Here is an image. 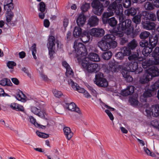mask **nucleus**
I'll list each match as a JSON object with an SVG mask.
<instances>
[{
  "label": "nucleus",
  "instance_id": "nucleus-1",
  "mask_svg": "<svg viewBox=\"0 0 159 159\" xmlns=\"http://www.w3.org/2000/svg\"><path fill=\"white\" fill-rule=\"evenodd\" d=\"M118 16L119 21V23L117 27L118 31L124 32L127 35H130L132 38H134L136 35L132 33V22L130 19H124L125 16L123 12L119 14H116Z\"/></svg>",
  "mask_w": 159,
  "mask_h": 159
},
{
  "label": "nucleus",
  "instance_id": "nucleus-2",
  "mask_svg": "<svg viewBox=\"0 0 159 159\" xmlns=\"http://www.w3.org/2000/svg\"><path fill=\"white\" fill-rule=\"evenodd\" d=\"M87 59L84 58L82 60L81 64L84 68H85L87 71L90 73H96L99 70L100 66L98 64L89 63Z\"/></svg>",
  "mask_w": 159,
  "mask_h": 159
},
{
  "label": "nucleus",
  "instance_id": "nucleus-3",
  "mask_svg": "<svg viewBox=\"0 0 159 159\" xmlns=\"http://www.w3.org/2000/svg\"><path fill=\"white\" fill-rule=\"evenodd\" d=\"M125 70L130 72H134L135 74H138L142 72L143 69L139 66L138 63L135 61L128 62L125 64Z\"/></svg>",
  "mask_w": 159,
  "mask_h": 159
},
{
  "label": "nucleus",
  "instance_id": "nucleus-4",
  "mask_svg": "<svg viewBox=\"0 0 159 159\" xmlns=\"http://www.w3.org/2000/svg\"><path fill=\"white\" fill-rule=\"evenodd\" d=\"M73 47L78 56L77 57L78 61L79 62L82 61V60L80 58V55H84L86 54L87 50L84 45L80 43H78L75 41L74 43Z\"/></svg>",
  "mask_w": 159,
  "mask_h": 159
},
{
  "label": "nucleus",
  "instance_id": "nucleus-5",
  "mask_svg": "<svg viewBox=\"0 0 159 159\" xmlns=\"http://www.w3.org/2000/svg\"><path fill=\"white\" fill-rule=\"evenodd\" d=\"M124 33L121 31H116L111 34H108L109 36H111V38H110L109 49L115 48L117 46V43L116 41H115L116 39V36L118 37H122L124 35Z\"/></svg>",
  "mask_w": 159,
  "mask_h": 159
},
{
  "label": "nucleus",
  "instance_id": "nucleus-6",
  "mask_svg": "<svg viewBox=\"0 0 159 159\" xmlns=\"http://www.w3.org/2000/svg\"><path fill=\"white\" fill-rule=\"evenodd\" d=\"M122 0H116L108 7V10L114 11L116 14H119L123 12V9L121 3Z\"/></svg>",
  "mask_w": 159,
  "mask_h": 159
},
{
  "label": "nucleus",
  "instance_id": "nucleus-7",
  "mask_svg": "<svg viewBox=\"0 0 159 159\" xmlns=\"http://www.w3.org/2000/svg\"><path fill=\"white\" fill-rule=\"evenodd\" d=\"M111 38V36H109L108 34H107L102 38L101 40L98 43V46L103 51H106L109 49V42L110 38Z\"/></svg>",
  "mask_w": 159,
  "mask_h": 159
},
{
  "label": "nucleus",
  "instance_id": "nucleus-8",
  "mask_svg": "<svg viewBox=\"0 0 159 159\" xmlns=\"http://www.w3.org/2000/svg\"><path fill=\"white\" fill-rule=\"evenodd\" d=\"M65 107L69 111H75L77 113L76 118L79 119L84 118L80 108L77 107L75 104L73 102L70 103H66Z\"/></svg>",
  "mask_w": 159,
  "mask_h": 159
},
{
  "label": "nucleus",
  "instance_id": "nucleus-9",
  "mask_svg": "<svg viewBox=\"0 0 159 159\" xmlns=\"http://www.w3.org/2000/svg\"><path fill=\"white\" fill-rule=\"evenodd\" d=\"M91 6L94 9V13L98 16H100L103 11L102 4L98 0H94L92 2Z\"/></svg>",
  "mask_w": 159,
  "mask_h": 159
},
{
  "label": "nucleus",
  "instance_id": "nucleus-10",
  "mask_svg": "<svg viewBox=\"0 0 159 159\" xmlns=\"http://www.w3.org/2000/svg\"><path fill=\"white\" fill-rule=\"evenodd\" d=\"M48 47L49 50L50 57L52 59L54 57L53 55L55 53L54 50L55 48L56 41L54 36H50L48 39Z\"/></svg>",
  "mask_w": 159,
  "mask_h": 159
},
{
  "label": "nucleus",
  "instance_id": "nucleus-11",
  "mask_svg": "<svg viewBox=\"0 0 159 159\" xmlns=\"http://www.w3.org/2000/svg\"><path fill=\"white\" fill-rule=\"evenodd\" d=\"M101 73H98L95 75L94 83L99 86L106 87L108 85V82L107 80L101 77Z\"/></svg>",
  "mask_w": 159,
  "mask_h": 159
},
{
  "label": "nucleus",
  "instance_id": "nucleus-12",
  "mask_svg": "<svg viewBox=\"0 0 159 159\" xmlns=\"http://www.w3.org/2000/svg\"><path fill=\"white\" fill-rule=\"evenodd\" d=\"M90 34L92 36L100 38L105 34L104 30L100 28H93L90 30Z\"/></svg>",
  "mask_w": 159,
  "mask_h": 159
},
{
  "label": "nucleus",
  "instance_id": "nucleus-13",
  "mask_svg": "<svg viewBox=\"0 0 159 159\" xmlns=\"http://www.w3.org/2000/svg\"><path fill=\"white\" fill-rule=\"evenodd\" d=\"M143 27L147 30H152L155 28L156 24L154 22L142 20L141 22Z\"/></svg>",
  "mask_w": 159,
  "mask_h": 159
},
{
  "label": "nucleus",
  "instance_id": "nucleus-14",
  "mask_svg": "<svg viewBox=\"0 0 159 159\" xmlns=\"http://www.w3.org/2000/svg\"><path fill=\"white\" fill-rule=\"evenodd\" d=\"M31 111L34 114L38 115L41 118L47 119V115L40 111V109L38 108L35 107H32L31 108Z\"/></svg>",
  "mask_w": 159,
  "mask_h": 159
},
{
  "label": "nucleus",
  "instance_id": "nucleus-15",
  "mask_svg": "<svg viewBox=\"0 0 159 159\" xmlns=\"http://www.w3.org/2000/svg\"><path fill=\"white\" fill-rule=\"evenodd\" d=\"M107 11L109 12H104L102 15V22L104 24H106L107 21L110 19L109 18L114 15L113 11H114L108 10V8Z\"/></svg>",
  "mask_w": 159,
  "mask_h": 159
},
{
  "label": "nucleus",
  "instance_id": "nucleus-16",
  "mask_svg": "<svg viewBox=\"0 0 159 159\" xmlns=\"http://www.w3.org/2000/svg\"><path fill=\"white\" fill-rule=\"evenodd\" d=\"M158 40H159V34L151 35L149 37V44L150 46L154 48L157 45Z\"/></svg>",
  "mask_w": 159,
  "mask_h": 159
},
{
  "label": "nucleus",
  "instance_id": "nucleus-17",
  "mask_svg": "<svg viewBox=\"0 0 159 159\" xmlns=\"http://www.w3.org/2000/svg\"><path fill=\"white\" fill-rule=\"evenodd\" d=\"M151 55L154 58L153 62L154 64L157 65L159 64V47H156Z\"/></svg>",
  "mask_w": 159,
  "mask_h": 159
},
{
  "label": "nucleus",
  "instance_id": "nucleus-18",
  "mask_svg": "<svg viewBox=\"0 0 159 159\" xmlns=\"http://www.w3.org/2000/svg\"><path fill=\"white\" fill-rule=\"evenodd\" d=\"M62 66L66 69V75L68 77L73 76L74 73L70 66L66 61H63L62 63Z\"/></svg>",
  "mask_w": 159,
  "mask_h": 159
},
{
  "label": "nucleus",
  "instance_id": "nucleus-19",
  "mask_svg": "<svg viewBox=\"0 0 159 159\" xmlns=\"http://www.w3.org/2000/svg\"><path fill=\"white\" fill-rule=\"evenodd\" d=\"M148 73L150 75L152 79V77L159 76V70L156 66H152L149 69Z\"/></svg>",
  "mask_w": 159,
  "mask_h": 159
},
{
  "label": "nucleus",
  "instance_id": "nucleus-20",
  "mask_svg": "<svg viewBox=\"0 0 159 159\" xmlns=\"http://www.w3.org/2000/svg\"><path fill=\"white\" fill-rule=\"evenodd\" d=\"M86 20V17L84 14H80L76 19V22L79 26L82 27Z\"/></svg>",
  "mask_w": 159,
  "mask_h": 159
},
{
  "label": "nucleus",
  "instance_id": "nucleus-21",
  "mask_svg": "<svg viewBox=\"0 0 159 159\" xmlns=\"http://www.w3.org/2000/svg\"><path fill=\"white\" fill-rule=\"evenodd\" d=\"M99 19L95 16H91L88 21V24L91 26H95L98 25Z\"/></svg>",
  "mask_w": 159,
  "mask_h": 159
},
{
  "label": "nucleus",
  "instance_id": "nucleus-22",
  "mask_svg": "<svg viewBox=\"0 0 159 159\" xmlns=\"http://www.w3.org/2000/svg\"><path fill=\"white\" fill-rule=\"evenodd\" d=\"M84 58L88 59H87V61H89V59L91 61L94 62H98L100 60V58L99 55L95 53H90L88 55V58L84 57L83 59Z\"/></svg>",
  "mask_w": 159,
  "mask_h": 159
},
{
  "label": "nucleus",
  "instance_id": "nucleus-23",
  "mask_svg": "<svg viewBox=\"0 0 159 159\" xmlns=\"http://www.w3.org/2000/svg\"><path fill=\"white\" fill-rule=\"evenodd\" d=\"M155 94L156 92H153L151 90V89L148 88L147 90L143 93V96H141V98H142V97H144V99L143 101L146 102L147 101V98L150 97Z\"/></svg>",
  "mask_w": 159,
  "mask_h": 159
},
{
  "label": "nucleus",
  "instance_id": "nucleus-24",
  "mask_svg": "<svg viewBox=\"0 0 159 159\" xmlns=\"http://www.w3.org/2000/svg\"><path fill=\"white\" fill-rule=\"evenodd\" d=\"M121 73L124 78L125 79L126 81L128 82H132L133 81V78L130 75V72L125 69H123Z\"/></svg>",
  "mask_w": 159,
  "mask_h": 159
},
{
  "label": "nucleus",
  "instance_id": "nucleus-25",
  "mask_svg": "<svg viewBox=\"0 0 159 159\" xmlns=\"http://www.w3.org/2000/svg\"><path fill=\"white\" fill-rule=\"evenodd\" d=\"M134 87L133 86H128L126 89L122 92V94L124 96H126L132 94L134 92Z\"/></svg>",
  "mask_w": 159,
  "mask_h": 159
},
{
  "label": "nucleus",
  "instance_id": "nucleus-26",
  "mask_svg": "<svg viewBox=\"0 0 159 159\" xmlns=\"http://www.w3.org/2000/svg\"><path fill=\"white\" fill-rule=\"evenodd\" d=\"M64 134L68 140H70L73 135V133L71 131L70 128L65 127L63 128Z\"/></svg>",
  "mask_w": 159,
  "mask_h": 159
},
{
  "label": "nucleus",
  "instance_id": "nucleus-27",
  "mask_svg": "<svg viewBox=\"0 0 159 159\" xmlns=\"http://www.w3.org/2000/svg\"><path fill=\"white\" fill-rule=\"evenodd\" d=\"M13 0H6L4 2V9L5 10H11L14 7Z\"/></svg>",
  "mask_w": 159,
  "mask_h": 159
},
{
  "label": "nucleus",
  "instance_id": "nucleus-28",
  "mask_svg": "<svg viewBox=\"0 0 159 159\" xmlns=\"http://www.w3.org/2000/svg\"><path fill=\"white\" fill-rule=\"evenodd\" d=\"M90 33H89L87 31L83 32L82 34L80 35L81 40L84 43H86L88 42L90 39Z\"/></svg>",
  "mask_w": 159,
  "mask_h": 159
},
{
  "label": "nucleus",
  "instance_id": "nucleus-29",
  "mask_svg": "<svg viewBox=\"0 0 159 159\" xmlns=\"http://www.w3.org/2000/svg\"><path fill=\"white\" fill-rule=\"evenodd\" d=\"M150 75L148 73H145L141 76L139 80V82L142 84H144L148 83L150 81Z\"/></svg>",
  "mask_w": 159,
  "mask_h": 159
},
{
  "label": "nucleus",
  "instance_id": "nucleus-30",
  "mask_svg": "<svg viewBox=\"0 0 159 159\" xmlns=\"http://www.w3.org/2000/svg\"><path fill=\"white\" fill-rule=\"evenodd\" d=\"M152 115L153 116H159V105L156 104L152 105L151 108Z\"/></svg>",
  "mask_w": 159,
  "mask_h": 159
},
{
  "label": "nucleus",
  "instance_id": "nucleus-31",
  "mask_svg": "<svg viewBox=\"0 0 159 159\" xmlns=\"http://www.w3.org/2000/svg\"><path fill=\"white\" fill-rule=\"evenodd\" d=\"M154 48L153 47L150 46V45L144 48L142 50V53L145 56L147 57L152 52L153 49Z\"/></svg>",
  "mask_w": 159,
  "mask_h": 159
},
{
  "label": "nucleus",
  "instance_id": "nucleus-32",
  "mask_svg": "<svg viewBox=\"0 0 159 159\" xmlns=\"http://www.w3.org/2000/svg\"><path fill=\"white\" fill-rule=\"evenodd\" d=\"M10 107L12 109L17 111H23L24 109L23 106L14 102L11 103Z\"/></svg>",
  "mask_w": 159,
  "mask_h": 159
},
{
  "label": "nucleus",
  "instance_id": "nucleus-33",
  "mask_svg": "<svg viewBox=\"0 0 159 159\" xmlns=\"http://www.w3.org/2000/svg\"><path fill=\"white\" fill-rule=\"evenodd\" d=\"M79 27L76 26L74 29L73 35L76 38L80 36L82 34V29Z\"/></svg>",
  "mask_w": 159,
  "mask_h": 159
},
{
  "label": "nucleus",
  "instance_id": "nucleus-34",
  "mask_svg": "<svg viewBox=\"0 0 159 159\" xmlns=\"http://www.w3.org/2000/svg\"><path fill=\"white\" fill-rule=\"evenodd\" d=\"M148 125L158 129L159 131V120H152L150 122L148 123Z\"/></svg>",
  "mask_w": 159,
  "mask_h": 159
},
{
  "label": "nucleus",
  "instance_id": "nucleus-35",
  "mask_svg": "<svg viewBox=\"0 0 159 159\" xmlns=\"http://www.w3.org/2000/svg\"><path fill=\"white\" fill-rule=\"evenodd\" d=\"M138 43L137 41L134 39L130 41L127 45L128 47L131 50H134L137 47Z\"/></svg>",
  "mask_w": 159,
  "mask_h": 159
},
{
  "label": "nucleus",
  "instance_id": "nucleus-36",
  "mask_svg": "<svg viewBox=\"0 0 159 159\" xmlns=\"http://www.w3.org/2000/svg\"><path fill=\"white\" fill-rule=\"evenodd\" d=\"M155 65L153 62V60L149 59L148 61H145L143 62L142 66L144 69H146L151 65Z\"/></svg>",
  "mask_w": 159,
  "mask_h": 159
},
{
  "label": "nucleus",
  "instance_id": "nucleus-37",
  "mask_svg": "<svg viewBox=\"0 0 159 159\" xmlns=\"http://www.w3.org/2000/svg\"><path fill=\"white\" fill-rule=\"evenodd\" d=\"M117 23V21L114 17H112L109 19L107 21L106 23L108 24L110 26L114 27L115 26Z\"/></svg>",
  "mask_w": 159,
  "mask_h": 159
},
{
  "label": "nucleus",
  "instance_id": "nucleus-38",
  "mask_svg": "<svg viewBox=\"0 0 159 159\" xmlns=\"http://www.w3.org/2000/svg\"><path fill=\"white\" fill-rule=\"evenodd\" d=\"M125 13L126 15L128 16H134L136 14L137 10L134 8L131 7L125 11Z\"/></svg>",
  "mask_w": 159,
  "mask_h": 159
},
{
  "label": "nucleus",
  "instance_id": "nucleus-39",
  "mask_svg": "<svg viewBox=\"0 0 159 159\" xmlns=\"http://www.w3.org/2000/svg\"><path fill=\"white\" fill-rule=\"evenodd\" d=\"M148 88L151 89V90L153 92H156V94L157 90L158 89H159V82L157 81H156L153 84L151 85Z\"/></svg>",
  "mask_w": 159,
  "mask_h": 159
},
{
  "label": "nucleus",
  "instance_id": "nucleus-40",
  "mask_svg": "<svg viewBox=\"0 0 159 159\" xmlns=\"http://www.w3.org/2000/svg\"><path fill=\"white\" fill-rule=\"evenodd\" d=\"M150 35V33L149 32L147 31H144L141 33L139 34V37L141 39L145 40L148 37H149Z\"/></svg>",
  "mask_w": 159,
  "mask_h": 159
},
{
  "label": "nucleus",
  "instance_id": "nucleus-41",
  "mask_svg": "<svg viewBox=\"0 0 159 159\" xmlns=\"http://www.w3.org/2000/svg\"><path fill=\"white\" fill-rule=\"evenodd\" d=\"M121 51L123 53L125 56H128L131 53V49L128 47H124L121 49Z\"/></svg>",
  "mask_w": 159,
  "mask_h": 159
},
{
  "label": "nucleus",
  "instance_id": "nucleus-42",
  "mask_svg": "<svg viewBox=\"0 0 159 159\" xmlns=\"http://www.w3.org/2000/svg\"><path fill=\"white\" fill-rule=\"evenodd\" d=\"M112 54V52L110 51L104 52L102 54V58L105 60H108L111 57Z\"/></svg>",
  "mask_w": 159,
  "mask_h": 159
},
{
  "label": "nucleus",
  "instance_id": "nucleus-43",
  "mask_svg": "<svg viewBox=\"0 0 159 159\" xmlns=\"http://www.w3.org/2000/svg\"><path fill=\"white\" fill-rule=\"evenodd\" d=\"M7 12V15L6 16V21L7 22H9L11 20L14 16L13 13L11 10H6Z\"/></svg>",
  "mask_w": 159,
  "mask_h": 159
},
{
  "label": "nucleus",
  "instance_id": "nucleus-44",
  "mask_svg": "<svg viewBox=\"0 0 159 159\" xmlns=\"http://www.w3.org/2000/svg\"><path fill=\"white\" fill-rule=\"evenodd\" d=\"M68 83L69 84L71 85L74 90H76L77 88H79V86L77 84L74 83L71 79H70L68 80Z\"/></svg>",
  "mask_w": 159,
  "mask_h": 159
},
{
  "label": "nucleus",
  "instance_id": "nucleus-45",
  "mask_svg": "<svg viewBox=\"0 0 159 159\" xmlns=\"http://www.w3.org/2000/svg\"><path fill=\"white\" fill-rule=\"evenodd\" d=\"M25 96V95L23 94L22 92H20L16 95V98L19 101L25 102V99L23 98V97H24Z\"/></svg>",
  "mask_w": 159,
  "mask_h": 159
},
{
  "label": "nucleus",
  "instance_id": "nucleus-46",
  "mask_svg": "<svg viewBox=\"0 0 159 159\" xmlns=\"http://www.w3.org/2000/svg\"><path fill=\"white\" fill-rule=\"evenodd\" d=\"M146 10H151L153 9L154 7L152 4L149 2H146L144 5Z\"/></svg>",
  "mask_w": 159,
  "mask_h": 159
},
{
  "label": "nucleus",
  "instance_id": "nucleus-47",
  "mask_svg": "<svg viewBox=\"0 0 159 159\" xmlns=\"http://www.w3.org/2000/svg\"><path fill=\"white\" fill-rule=\"evenodd\" d=\"M139 56L138 52H135L133 54L129 55L128 57V59L129 61L136 60L138 57Z\"/></svg>",
  "mask_w": 159,
  "mask_h": 159
},
{
  "label": "nucleus",
  "instance_id": "nucleus-48",
  "mask_svg": "<svg viewBox=\"0 0 159 159\" xmlns=\"http://www.w3.org/2000/svg\"><path fill=\"white\" fill-rule=\"evenodd\" d=\"M36 44L34 43L33 45L30 48V50H31L32 52V55L33 56L34 58L35 59H37V57L35 55V54L36 53Z\"/></svg>",
  "mask_w": 159,
  "mask_h": 159
},
{
  "label": "nucleus",
  "instance_id": "nucleus-49",
  "mask_svg": "<svg viewBox=\"0 0 159 159\" xmlns=\"http://www.w3.org/2000/svg\"><path fill=\"white\" fill-rule=\"evenodd\" d=\"M148 12L147 11H143L140 14V16L142 19H143V21L148 20Z\"/></svg>",
  "mask_w": 159,
  "mask_h": 159
},
{
  "label": "nucleus",
  "instance_id": "nucleus-50",
  "mask_svg": "<svg viewBox=\"0 0 159 159\" xmlns=\"http://www.w3.org/2000/svg\"><path fill=\"white\" fill-rule=\"evenodd\" d=\"M55 111L57 113L61 114L63 112L62 107L61 104L58 105L55 107Z\"/></svg>",
  "mask_w": 159,
  "mask_h": 159
},
{
  "label": "nucleus",
  "instance_id": "nucleus-51",
  "mask_svg": "<svg viewBox=\"0 0 159 159\" xmlns=\"http://www.w3.org/2000/svg\"><path fill=\"white\" fill-rule=\"evenodd\" d=\"M0 123L7 127H9L11 124L10 120H0Z\"/></svg>",
  "mask_w": 159,
  "mask_h": 159
},
{
  "label": "nucleus",
  "instance_id": "nucleus-52",
  "mask_svg": "<svg viewBox=\"0 0 159 159\" xmlns=\"http://www.w3.org/2000/svg\"><path fill=\"white\" fill-rule=\"evenodd\" d=\"M141 16L140 15H136L134 16L133 19V21L136 24H139L141 22Z\"/></svg>",
  "mask_w": 159,
  "mask_h": 159
},
{
  "label": "nucleus",
  "instance_id": "nucleus-53",
  "mask_svg": "<svg viewBox=\"0 0 159 159\" xmlns=\"http://www.w3.org/2000/svg\"><path fill=\"white\" fill-rule=\"evenodd\" d=\"M90 4L86 3L84 4H83L81 7V9L82 12L86 11L90 8Z\"/></svg>",
  "mask_w": 159,
  "mask_h": 159
},
{
  "label": "nucleus",
  "instance_id": "nucleus-54",
  "mask_svg": "<svg viewBox=\"0 0 159 159\" xmlns=\"http://www.w3.org/2000/svg\"><path fill=\"white\" fill-rule=\"evenodd\" d=\"M148 20L155 21L156 20V17L155 14L148 12Z\"/></svg>",
  "mask_w": 159,
  "mask_h": 159
},
{
  "label": "nucleus",
  "instance_id": "nucleus-55",
  "mask_svg": "<svg viewBox=\"0 0 159 159\" xmlns=\"http://www.w3.org/2000/svg\"><path fill=\"white\" fill-rule=\"evenodd\" d=\"M118 126L119 127H126L127 126V124L125 120H118L117 123Z\"/></svg>",
  "mask_w": 159,
  "mask_h": 159
},
{
  "label": "nucleus",
  "instance_id": "nucleus-56",
  "mask_svg": "<svg viewBox=\"0 0 159 159\" xmlns=\"http://www.w3.org/2000/svg\"><path fill=\"white\" fill-rule=\"evenodd\" d=\"M36 120H30V122L32 124L34 125L37 127L42 128V127H43L44 128H46V126L42 125L38 123L36 121Z\"/></svg>",
  "mask_w": 159,
  "mask_h": 159
},
{
  "label": "nucleus",
  "instance_id": "nucleus-57",
  "mask_svg": "<svg viewBox=\"0 0 159 159\" xmlns=\"http://www.w3.org/2000/svg\"><path fill=\"white\" fill-rule=\"evenodd\" d=\"M139 46L145 48L149 45V43L148 41L142 40L139 43Z\"/></svg>",
  "mask_w": 159,
  "mask_h": 159
},
{
  "label": "nucleus",
  "instance_id": "nucleus-58",
  "mask_svg": "<svg viewBox=\"0 0 159 159\" xmlns=\"http://www.w3.org/2000/svg\"><path fill=\"white\" fill-rule=\"evenodd\" d=\"M129 101L132 105L137 106L138 104V101L136 98L132 97L129 99Z\"/></svg>",
  "mask_w": 159,
  "mask_h": 159
},
{
  "label": "nucleus",
  "instance_id": "nucleus-59",
  "mask_svg": "<svg viewBox=\"0 0 159 159\" xmlns=\"http://www.w3.org/2000/svg\"><path fill=\"white\" fill-rule=\"evenodd\" d=\"M115 56L117 59L120 60H122L124 58L125 56L121 51V52H117Z\"/></svg>",
  "mask_w": 159,
  "mask_h": 159
},
{
  "label": "nucleus",
  "instance_id": "nucleus-60",
  "mask_svg": "<svg viewBox=\"0 0 159 159\" xmlns=\"http://www.w3.org/2000/svg\"><path fill=\"white\" fill-rule=\"evenodd\" d=\"M39 11L41 12H44L45 9V3L42 2L39 4Z\"/></svg>",
  "mask_w": 159,
  "mask_h": 159
},
{
  "label": "nucleus",
  "instance_id": "nucleus-61",
  "mask_svg": "<svg viewBox=\"0 0 159 159\" xmlns=\"http://www.w3.org/2000/svg\"><path fill=\"white\" fill-rule=\"evenodd\" d=\"M131 5V2L130 0H125L123 2V6L126 8H128Z\"/></svg>",
  "mask_w": 159,
  "mask_h": 159
},
{
  "label": "nucleus",
  "instance_id": "nucleus-62",
  "mask_svg": "<svg viewBox=\"0 0 159 159\" xmlns=\"http://www.w3.org/2000/svg\"><path fill=\"white\" fill-rule=\"evenodd\" d=\"M108 70L109 71H111L113 72H116L117 70V68H116L115 66L111 65L109 66L108 68Z\"/></svg>",
  "mask_w": 159,
  "mask_h": 159
},
{
  "label": "nucleus",
  "instance_id": "nucleus-63",
  "mask_svg": "<svg viewBox=\"0 0 159 159\" xmlns=\"http://www.w3.org/2000/svg\"><path fill=\"white\" fill-rule=\"evenodd\" d=\"M16 63L13 61H9L7 64V67L10 69L13 68L14 66H16Z\"/></svg>",
  "mask_w": 159,
  "mask_h": 159
},
{
  "label": "nucleus",
  "instance_id": "nucleus-64",
  "mask_svg": "<svg viewBox=\"0 0 159 159\" xmlns=\"http://www.w3.org/2000/svg\"><path fill=\"white\" fill-rule=\"evenodd\" d=\"M53 93L54 95L57 98H59L62 95V93L60 91L55 90L53 92Z\"/></svg>",
  "mask_w": 159,
  "mask_h": 159
}]
</instances>
